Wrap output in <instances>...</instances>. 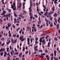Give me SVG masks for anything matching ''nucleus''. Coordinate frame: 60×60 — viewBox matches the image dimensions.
Listing matches in <instances>:
<instances>
[{"mask_svg": "<svg viewBox=\"0 0 60 60\" xmlns=\"http://www.w3.org/2000/svg\"><path fill=\"white\" fill-rule=\"evenodd\" d=\"M10 53L11 56H13V54L12 53V51H11Z\"/></svg>", "mask_w": 60, "mask_h": 60, "instance_id": "6e6d98bb", "label": "nucleus"}, {"mask_svg": "<svg viewBox=\"0 0 60 60\" xmlns=\"http://www.w3.org/2000/svg\"><path fill=\"white\" fill-rule=\"evenodd\" d=\"M51 42H49L48 43V45L47 46V47H50V44H51Z\"/></svg>", "mask_w": 60, "mask_h": 60, "instance_id": "423d86ee", "label": "nucleus"}, {"mask_svg": "<svg viewBox=\"0 0 60 60\" xmlns=\"http://www.w3.org/2000/svg\"><path fill=\"white\" fill-rule=\"evenodd\" d=\"M41 21H38V24H41Z\"/></svg>", "mask_w": 60, "mask_h": 60, "instance_id": "37998d69", "label": "nucleus"}, {"mask_svg": "<svg viewBox=\"0 0 60 60\" xmlns=\"http://www.w3.org/2000/svg\"><path fill=\"white\" fill-rule=\"evenodd\" d=\"M54 60H58V58H56L55 57H54Z\"/></svg>", "mask_w": 60, "mask_h": 60, "instance_id": "4be33fe9", "label": "nucleus"}, {"mask_svg": "<svg viewBox=\"0 0 60 60\" xmlns=\"http://www.w3.org/2000/svg\"><path fill=\"white\" fill-rule=\"evenodd\" d=\"M45 52L46 53H48V51L47 50H45Z\"/></svg>", "mask_w": 60, "mask_h": 60, "instance_id": "c03bdc74", "label": "nucleus"}, {"mask_svg": "<svg viewBox=\"0 0 60 60\" xmlns=\"http://www.w3.org/2000/svg\"><path fill=\"white\" fill-rule=\"evenodd\" d=\"M27 42H30V38H27Z\"/></svg>", "mask_w": 60, "mask_h": 60, "instance_id": "4468645a", "label": "nucleus"}, {"mask_svg": "<svg viewBox=\"0 0 60 60\" xmlns=\"http://www.w3.org/2000/svg\"><path fill=\"white\" fill-rule=\"evenodd\" d=\"M40 57V58H41V57H42V58H43V57H44V56H42V55H41Z\"/></svg>", "mask_w": 60, "mask_h": 60, "instance_id": "09e8293b", "label": "nucleus"}, {"mask_svg": "<svg viewBox=\"0 0 60 60\" xmlns=\"http://www.w3.org/2000/svg\"><path fill=\"white\" fill-rule=\"evenodd\" d=\"M53 24H52V23H51L50 24V27H53Z\"/></svg>", "mask_w": 60, "mask_h": 60, "instance_id": "a211bd4d", "label": "nucleus"}, {"mask_svg": "<svg viewBox=\"0 0 60 60\" xmlns=\"http://www.w3.org/2000/svg\"><path fill=\"white\" fill-rule=\"evenodd\" d=\"M7 52H9V47L7 48Z\"/></svg>", "mask_w": 60, "mask_h": 60, "instance_id": "4c0bfd02", "label": "nucleus"}, {"mask_svg": "<svg viewBox=\"0 0 60 60\" xmlns=\"http://www.w3.org/2000/svg\"><path fill=\"white\" fill-rule=\"evenodd\" d=\"M4 44H5L4 43H3L2 44H1V46H4Z\"/></svg>", "mask_w": 60, "mask_h": 60, "instance_id": "8fccbe9b", "label": "nucleus"}, {"mask_svg": "<svg viewBox=\"0 0 60 60\" xmlns=\"http://www.w3.org/2000/svg\"><path fill=\"white\" fill-rule=\"evenodd\" d=\"M9 34L8 36L10 37H11V36H12V35H11V33H9Z\"/></svg>", "mask_w": 60, "mask_h": 60, "instance_id": "b1692460", "label": "nucleus"}, {"mask_svg": "<svg viewBox=\"0 0 60 60\" xmlns=\"http://www.w3.org/2000/svg\"><path fill=\"white\" fill-rule=\"evenodd\" d=\"M57 21L58 22H59V23H60V20H59V19H58L57 20Z\"/></svg>", "mask_w": 60, "mask_h": 60, "instance_id": "774afa93", "label": "nucleus"}, {"mask_svg": "<svg viewBox=\"0 0 60 60\" xmlns=\"http://www.w3.org/2000/svg\"><path fill=\"white\" fill-rule=\"evenodd\" d=\"M37 11H38V12H39V11H40V10L39 9H38V7H37Z\"/></svg>", "mask_w": 60, "mask_h": 60, "instance_id": "f3484780", "label": "nucleus"}, {"mask_svg": "<svg viewBox=\"0 0 60 60\" xmlns=\"http://www.w3.org/2000/svg\"><path fill=\"white\" fill-rule=\"evenodd\" d=\"M58 15V14H56V13H55L53 15V16L55 17H56Z\"/></svg>", "mask_w": 60, "mask_h": 60, "instance_id": "7ed1b4c3", "label": "nucleus"}, {"mask_svg": "<svg viewBox=\"0 0 60 60\" xmlns=\"http://www.w3.org/2000/svg\"><path fill=\"white\" fill-rule=\"evenodd\" d=\"M11 8L12 9H13V11H16V7L14 8L15 7L13 6V5L12 4H11Z\"/></svg>", "mask_w": 60, "mask_h": 60, "instance_id": "f257e3e1", "label": "nucleus"}, {"mask_svg": "<svg viewBox=\"0 0 60 60\" xmlns=\"http://www.w3.org/2000/svg\"><path fill=\"white\" fill-rule=\"evenodd\" d=\"M30 41L31 43L33 42V39L32 38L30 39Z\"/></svg>", "mask_w": 60, "mask_h": 60, "instance_id": "3c124183", "label": "nucleus"}, {"mask_svg": "<svg viewBox=\"0 0 60 60\" xmlns=\"http://www.w3.org/2000/svg\"><path fill=\"white\" fill-rule=\"evenodd\" d=\"M24 38V36H22L21 37H20L19 38V39L20 40H22V39H23V38Z\"/></svg>", "mask_w": 60, "mask_h": 60, "instance_id": "9b49d317", "label": "nucleus"}, {"mask_svg": "<svg viewBox=\"0 0 60 60\" xmlns=\"http://www.w3.org/2000/svg\"><path fill=\"white\" fill-rule=\"evenodd\" d=\"M46 26H49V23H48V22H47L46 23Z\"/></svg>", "mask_w": 60, "mask_h": 60, "instance_id": "e433bc0d", "label": "nucleus"}, {"mask_svg": "<svg viewBox=\"0 0 60 60\" xmlns=\"http://www.w3.org/2000/svg\"><path fill=\"white\" fill-rule=\"evenodd\" d=\"M16 37H17L18 38H19V36L18 35H16Z\"/></svg>", "mask_w": 60, "mask_h": 60, "instance_id": "e2e57ef3", "label": "nucleus"}, {"mask_svg": "<svg viewBox=\"0 0 60 60\" xmlns=\"http://www.w3.org/2000/svg\"><path fill=\"white\" fill-rule=\"evenodd\" d=\"M52 10L53 11H55V7H52Z\"/></svg>", "mask_w": 60, "mask_h": 60, "instance_id": "aec40b11", "label": "nucleus"}, {"mask_svg": "<svg viewBox=\"0 0 60 60\" xmlns=\"http://www.w3.org/2000/svg\"><path fill=\"white\" fill-rule=\"evenodd\" d=\"M34 16L35 17H36V18H38V16L37 15H34Z\"/></svg>", "mask_w": 60, "mask_h": 60, "instance_id": "ea45409f", "label": "nucleus"}, {"mask_svg": "<svg viewBox=\"0 0 60 60\" xmlns=\"http://www.w3.org/2000/svg\"><path fill=\"white\" fill-rule=\"evenodd\" d=\"M32 14V13L30 12V13H29V15L30 16H31V15Z\"/></svg>", "mask_w": 60, "mask_h": 60, "instance_id": "bf43d9fd", "label": "nucleus"}, {"mask_svg": "<svg viewBox=\"0 0 60 60\" xmlns=\"http://www.w3.org/2000/svg\"><path fill=\"white\" fill-rule=\"evenodd\" d=\"M43 7H44V9H43V10L44 11H45V10H46V8L44 5H43Z\"/></svg>", "mask_w": 60, "mask_h": 60, "instance_id": "39448f33", "label": "nucleus"}, {"mask_svg": "<svg viewBox=\"0 0 60 60\" xmlns=\"http://www.w3.org/2000/svg\"><path fill=\"white\" fill-rule=\"evenodd\" d=\"M48 32H47V33H45L41 35V36H43L45 35H46L47 34H48Z\"/></svg>", "mask_w": 60, "mask_h": 60, "instance_id": "6e6552de", "label": "nucleus"}, {"mask_svg": "<svg viewBox=\"0 0 60 60\" xmlns=\"http://www.w3.org/2000/svg\"><path fill=\"white\" fill-rule=\"evenodd\" d=\"M48 12H45V14H44V15H45V16H46V14H48Z\"/></svg>", "mask_w": 60, "mask_h": 60, "instance_id": "6ab92c4d", "label": "nucleus"}, {"mask_svg": "<svg viewBox=\"0 0 60 60\" xmlns=\"http://www.w3.org/2000/svg\"><path fill=\"white\" fill-rule=\"evenodd\" d=\"M50 56H53V53H52L51 54H50Z\"/></svg>", "mask_w": 60, "mask_h": 60, "instance_id": "58836bf2", "label": "nucleus"}, {"mask_svg": "<svg viewBox=\"0 0 60 60\" xmlns=\"http://www.w3.org/2000/svg\"><path fill=\"white\" fill-rule=\"evenodd\" d=\"M13 28H15L16 27H15V26L14 25H13Z\"/></svg>", "mask_w": 60, "mask_h": 60, "instance_id": "0e129e2a", "label": "nucleus"}, {"mask_svg": "<svg viewBox=\"0 0 60 60\" xmlns=\"http://www.w3.org/2000/svg\"><path fill=\"white\" fill-rule=\"evenodd\" d=\"M25 48L24 47H23L22 49V51H25Z\"/></svg>", "mask_w": 60, "mask_h": 60, "instance_id": "72a5a7b5", "label": "nucleus"}, {"mask_svg": "<svg viewBox=\"0 0 60 60\" xmlns=\"http://www.w3.org/2000/svg\"><path fill=\"white\" fill-rule=\"evenodd\" d=\"M54 55L55 56H56V51L55 50L54 51Z\"/></svg>", "mask_w": 60, "mask_h": 60, "instance_id": "0eeeda50", "label": "nucleus"}, {"mask_svg": "<svg viewBox=\"0 0 60 60\" xmlns=\"http://www.w3.org/2000/svg\"><path fill=\"white\" fill-rule=\"evenodd\" d=\"M13 7H15V6H16V5H16V4H15V2H14L13 3Z\"/></svg>", "mask_w": 60, "mask_h": 60, "instance_id": "dca6fc26", "label": "nucleus"}, {"mask_svg": "<svg viewBox=\"0 0 60 60\" xmlns=\"http://www.w3.org/2000/svg\"><path fill=\"white\" fill-rule=\"evenodd\" d=\"M27 31L28 32H29V27L28 26H27Z\"/></svg>", "mask_w": 60, "mask_h": 60, "instance_id": "7c9ffc66", "label": "nucleus"}, {"mask_svg": "<svg viewBox=\"0 0 60 60\" xmlns=\"http://www.w3.org/2000/svg\"><path fill=\"white\" fill-rule=\"evenodd\" d=\"M22 55V53H21L20 54H19V57H21V55Z\"/></svg>", "mask_w": 60, "mask_h": 60, "instance_id": "5701e85b", "label": "nucleus"}, {"mask_svg": "<svg viewBox=\"0 0 60 60\" xmlns=\"http://www.w3.org/2000/svg\"><path fill=\"white\" fill-rule=\"evenodd\" d=\"M14 15L16 17L17 16V15H16V11L14 12Z\"/></svg>", "mask_w": 60, "mask_h": 60, "instance_id": "f8f14e48", "label": "nucleus"}, {"mask_svg": "<svg viewBox=\"0 0 60 60\" xmlns=\"http://www.w3.org/2000/svg\"><path fill=\"white\" fill-rule=\"evenodd\" d=\"M30 19H33V15H31V16H30Z\"/></svg>", "mask_w": 60, "mask_h": 60, "instance_id": "c9c22d12", "label": "nucleus"}, {"mask_svg": "<svg viewBox=\"0 0 60 60\" xmlns=\"http://www.w3.org/2000/svg\"><path fill=\"white\" fill-rule=\"evenodd\" d=\"M48 37H49V35H46L45 38V39H48L47 38H48Z\"/></svg>", "mask_w": 60, "mask_h": 60, "instance_id": "a19ab883", "label": "nucleus"}, {"mask_svg": "<svg viewBox=\"0 0 60 60\" xmlns=\"http://www.w3.org/2000/svg\"><path fill=\"white\" fill-rule=\"evenodd\" d=\"M54 40H55V41H57V39L56 38H55L54 39Z\"/></svg>", "mask_w": 60, "mask_h": 60, "instance_id": "864d4df0", "label": "nucleus"}, {"mask_svg": "<svg viewBox=\"0 0 60 60\" xmlns=\"http://www.w3.org/2000/svg\"><path fill=\"white\" fill-rule=\"evenodd\" d=\"M38 52H41V53L42 52H43V51L41 49L40 50H39Z\"/></svg>", "mask_w": 60, "mask_h": 60, "instance_id": "473e14b6", "label": "nucleus"}, {"mask_svg": "<svg viewBox=\"0 0 60 60\" xmlns=\"http://www.w3.org/2000/svg\"><path fill=\"white\" fill-rule=\"evenodd\" d=\"M19 53L18 52H16L15 54H14V55H16L17 54V55H19Z\"/></svg>", "mask_w": 60, "mask_h": 60, "instance_id": "49530a36", "label": "nucleus"}, {"mask_svg": "<svg viewBox=\"0 0 60 60\" xmlns=\"http://www.w3.org/2000/svg\"><path fill=\"white\" fill-rule=\"evenodd\" d=\"M25 4H26V2H23V6H25Z\"/></svg>", "mask_w": 60, "mask_h": 60, "instance_id": "4d7b16f0", "label": "nucleus"}, {"mask_svg": "<svg viewBox=\"0 0 60 60\" xmlns=\"http://www.w3.org/2000/svg\"><path fill=\"white\" fill-rule=\"evenodd\" d=\"M4 57H5V56H6L7 52H6L5 51H4Z\"/></svg>", "mask_w": 60, "mask_h": 60, "instance_id": "9d476101", "label": "nucleus"}, {"mask_svg": "<svg viewBox=\"0 0 60 60\" xmlns=\"http://www.w3.org/2000/svg\"><path fill=\"white\" fill-rule=\"evenodd\" d=\"M12 37H16V34H15L14 35H13Z\"/></svg>", "mask_w": 60, "mask_h": 60, "instance_id": "bb28decb", "label": "nucleus"}, {"mask_svg": "<svg viewBox=\"0 0 60 60\" xmlns=\"http://www.w3.org/2000/svg\"><path fill=\"white\" fill-rule=\"evenodd\" d=\"M29 12H31L32 11V9H29Z\"/></svg>", "mask_w": 60, "mask_h": 60, "instance_id": "79ce46f5", "label": "nucleus"}, {"mask_svg": "<svg viewBox=\"0 0 60 60\" xmlns=\"http://www.w3.org/2000/svg\"><path fill=\"white\" fill-rule=\"evenodd\" d=\"M4 50H5V49L4 48H1V49L0 50V52H2V51H4Z\"/></svg>", "mask_w": 60, "mask_h": 60, "instance_id": "20e7f679", "label": "nucleus"}, {"mask_svg": "<svg viewBox=\"0 0 60 60\" xmlns=\"http://www.w3.org/2000/svg\"><path fill=\"white\" fill-rule=\"evenodd\" d=\"M38 40V38L37 37H36L35 38V41H36V42H37V41Z\"/></svg>", "mask_w": 60, "mask_h": 60, "instance_id": "412c9836", "label": "nucleus"}, {"mask_svg": "<svg viewBox=\"0 0 60 60\" xmlns=\"http://www.w3.org/2000/svg\"><path fill=\"white\" fill-rule=\"evenodd\" d=\"M21 41H25V38H24L21 40Z\"/></svg>", "mask_w": 60, "mask_h": 60, "instance_id": "c85d7f7f", "label": "nucleus"}, {"mask_svg": "<svg viewBox=\"0 0 60 60\" xmlns=\"http://www.w3.org/2000/svg\"><path fill=\"white\" fill-rule=\"evenodd\" d=\"M29 52L28 51H27L25 52V54H28V53Z\"/></svg>", "mask_w": 60, "mask_h": 60, "instance_id": "680f3d73", "label": "nucleus"}, {"mask_svg": "<svg viewBox=\"0 0 60 60\" xmlns=\"http://www.w3.org/2000/svg\"><path fill=\"white\" fill-rule=\"evenodd\" d=\"M11 42L12 43H14V40L13 39H12L11 41Z\"/></svg>", "mask_w": 60, "mask_h": 60, "instance_id": "2f4dec72", "label": "nucleus"}, {"mask_svg": "<svg viewBox=\"0 0 60 60\" xmlns=\"http://www.w3.org/2000/svg\"><path fill=\"white\" fill-rule=\"evenodd\" d=\"M9 28L8 26H6V29H8V28Z\"/></svg>", "mask_w": 60, "mask_h": 60, "instance_id": "5fc2aeb1", "label": "nucleus"}, {"mask_svg": "<svg viewBox=\"0 0 60 60\" xmlns=\"http://www.w3.org/2000/svg\"><path fill=\"white\" fill-rule=\"evenodd\" d=\"M4 53L3 52H2L1 53L0 55L1 56H3V55H4Z\"/></svg>", "mask_w": 60, "mask_h": 60, "instance_id": "ddd939ff", "label": "nucleus"}, {"mask_svg": "<svg viewBox=\"0 0 60 60\" xmlns=\"http://www.w3.org/2000/svg\"><path fill=\"white\" fill-rule=\"evenodd\" d=\"M9 48H10V50H11L12 48L11 46H9Z\"/></svg>", "mask_w": 60, "mask_h": 60, "instance_id": "69168bd1", "label": "nucleus"}, {"mask_svg": "<svg viewBox=\"0 0 60 60\" xmlns=\"http://www.w3.org/2000/svg\"><path fill=\"white\" fill-rule=\"evenodd\" d=\"M57 25H56V26H57V29H58V28H59V25H58V24H57Z\"/></svg>", "mask_w": 60, "mask_h": 60, "instance_id": "2eb2a0df", "label": "nucleus"}, {"mask_svg": "<svg viewBox=\"0 0 60 60\" xmlns=\"http://www.w3.org/2000/svg\"><path fill=\"white\" fill-rule=\"evenodd\" d=\"M29 55H30V54H31V52L30 51V50H29Z\"/></svg>", "mask_w": 60, "mask_h": 60, "instance_id": "052dcab7", "label": "nucleus"}, {"mask_svg": "<svg viewBox=\"0 0 60 60\" xmlns=\"http://www.w3.org/2000/svg\"><path fill=\"white\" fill-rule=\"evenodd\" d=\"M17 39H16L15 40V41H14V43H15L17 42Z\"/></svg>", "mask_w": 60, "mask_h": 60, "instance_id": "de8ad7c7", "label": "nucleus"}, {"mask_svg": "<svg viewBox=\"0 0 60 60\" xmlns=\"http://www.w3.org/2000/svg\"><path fill=\"white\" fill-rule=\"evenodd\" d=\"M7 25H8V27H10L11 26V24H10V23H8Z\"/></svg>", "mask_w": 60, "mask_h": 60, "instance_id": "1a4fd4ad", "label": "nucleus"}, {"mask_svg": "<svg viewBox=\"0 0 60 60\" xmlns=\"http://www.w3.org/2000/svg\"><path fill=\"white\" fill-rule=\"evenodd\" d=\"M14 23L15 24V23H16V18H15L14 19Z\"/></svg>", "mask_w": 60, "mask_h": 60, "instance_id": "393cba45", "label": "nucleus"}, {"mask_svg": "<svg viewBox=\"0 0 60 60\" xmlns=\"http://www.w3.org/2000/svg\"><path fill=\"white\" fill-rule=\"evenodd\" d=\"M6 11H3L2 13L1 14V15H2V16H3V15H5V14L6 13Z\"/></svg>", "mask_w": 60, "mask_h": 60, "instance_id": "f03ea898", "label": "nucleus"}, {"mask_svg": "<svg viewBox=\"0 0 60 60\" xmlns=\"http://www.w3.org/2000/svg\"><path fill=\"white\" fill-rule=\"evenodd\" d=\"M25 57V55H23L22 56V58H24Z\"/></svg>", "mask_w": 60, "mask_h": 60, "instance_id": "603ef678", "label": "nucleus"}, {"mask_svg": "<svg viewBox=\"0 0 60 60\" xmlns=\"http://www.w3.org/2000/svg\"><path fill=\"white\" fill-rule=\"evenodd\" d=\"M38 48V46L37 45L34 47V48L35 49H36V48Z\"/></svg>", "mask_w": 60, "mask_h": 60, "instance_id": "13d9d810", "label": "nucleus"}, {"mask_svg": "<svg viewBox=\"0 0 60 60\" xmlns=\"http://www.w3.org/2000/svg\"><path fill=\"white\" fill-rule=\"evenodd\" d=\"M15 52H18V50H17V49H16V48H15Z\"/></svg>", "mask_w": 60, "mask_h": 60, "instance_id": "c756f323", "label": "nucleus"}, {"mask_svg": "<svg viewBox=\"0 0 60 60\" xmlns=\"http://www.w3.org/2000/svg\"><path fill=\"white\" fill-rule=\"evenodd\" d=\"M34 30L35 32H36L37 31V30H36V28H34Z\"/></svg>", "mask_w": 60, "mask_h": 60, "instance_id": "cd10ccee", "label": "nucleus"}, {"mask_svg": "<svg viewBox=\"0 0 60 60\" xmlns=\"http://www.w3.org/2000/svg\"><path fill=\"white\" fill-rule=\"evenodd\" d=\"M34 49L35 50L34 51L35 52H36L35 51H38V49L37 48H34Z\"/></svg>", "mask_w": 60, "mask_h": 60, "instance_id": "a878e982", "label": "nucleus"}, {"mask_svg": "<svg viewBox=\"0 0 60 60\" xmlns=\"http://www.w3.org/2000/svg\"><path fill=\"white\" fill-rule=\"evenodd\" d=\"M51 14H53V13H54V11H51Z\"/></svg>", "mask_w": 60, "mask_h": 60, "instance_id": "338daca9", "label": "nucleus"}, {"mask_svg": "<svg viewBox=\"0 0 60 60\" xmlns=\"http://www.w3.org/2000/svg\"><path fill=\"white\" fill-rule=\"evenodd\" d=\"M23 11L25 13V15L26 14V11H25L24 10H23Z\"/></svg>", "mask_w": 60, "mask_h": 60, "instance_id": "f704fd0d", "label": "nucleus"}, {"mask_svg": "<svg viewBox=\"0 0 60 60\" xmlns=\"http://www.w3.org/2000/svg\"><path fill=\"white\" fill-rule=\"evenodd\" d=\"M49 19H50V20L52 21V19H53V17L50 18H49Z\"/></svg>", "mask_w": 60, "mask_h": 60, "instance_id": "a18cd8bd", "label": "nucleus"}]
</instances>
